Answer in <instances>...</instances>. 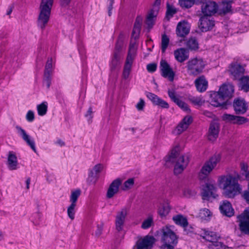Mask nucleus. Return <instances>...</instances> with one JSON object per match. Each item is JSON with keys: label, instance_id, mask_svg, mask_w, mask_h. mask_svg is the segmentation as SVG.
<instances>
[{"label": "nucleus", "instance_id": "nucleus-14", "mask_svg": "<svg viewBox=\"0 0 249 249\" xmlns=\"http://www.w3.org/2000/svg\"><path fill=\"white\" fill-rule=\"evenodd\" d=\"M160 4V0H156L153 8L150 10L147 16L146 23L149 28H151L154 23L155 18L159 10Z\"/></svg>", "mask_w": 249, "mask_h": 249}, {"label": "nucleus", "instance_id": "nucleus-12", "mask_svg": "<svg viewBox=\"0 0 249 249\" xmlns=\"http://www.w3.org/2000/svg\"><path fill=\"white\" fill-rule=\"evenodd\" d=\"M123 182V179L117 178L110 183L107 189L106 196L107 198H112L119 191V188Z\"/></svg>", "mask_w": 249, "mask_h": 249}, {"label": "nucleus", "instance_id": "nucleus-4", "mask_svg": "<svg viewBox=\"0 0 249 249\" xmlns=\"http://www.w3.org/2000/svg\"><path fill=\"white\" fill-rule=\"evenodd\" d=\"M173 226H166L161 229V241L163 244L160 249H175L178 243V237L173 231Z\"/></svg>", "mask_w": 249, "mask_h": 249}, {"label": "nucleus", "instance_id": "nucleus-52", "mask_svg": "<svg viewBox=\"0 0 249 249\" xmlns=\"http://www.w3.org/2000/svg\"><path fill=\"white\" fill-rule=\"evenodd\" d=\"M175 103H176L183 111L187 112L190 111V109L187 104L181 100L179 98Z\"/></svg>", "mask_w": 249, "mask_h": 249}, {"label": "nucleus", "instance_id": "nucleus-46", "mask_svg": "<svg viewBox=\"0 0 249 249\" xmlns=\"http://www.w3.org/2000/svg\"><path fill=\"white\" fill-rule=\"evenodd\" d=\"M195 0H178V4L182 8H191L195 3Z\"/></svg>", "mask_w": 249, "mask_h": 249}, {"label": "nucleus", "instance_id": "nucleus-10", "mask_svg": "<svg viewBox=\"0 0 249 249\" xmlns=\"http://www.w3.org/2000/svg\"><path fill=\"white\" fill-rule=\"evenodd\" d=\"M128 212L127 208L125 207L117 212L115 217V228L118 231L123 230Z\"/></svg>", "mask_w": 249, "mask_h": 249}, {"label": "nucleus", "instance_id": "nucleus-27", "mask_svg": "<svg viewBox=\"0 0 249 249\" xmlns=\"http://www.w3.org/2000/svg\"><path fill=\"white\" fill-rule=\"evenodd\" d=\"M174 55L176 60L179 62H183L189 58L188 51L183 48L174 51Z\"/></svg>", "mask_w": 249, "mask_h": 249}, {"label": "nucleus", "instance_id": "nucleus-8", "mask_svg": "<svg viewBox=\"0 0 249 249\" xmlns=\"http://www.w3.org/2000/svg\"><path fill=\"white\" fill-rule=\"evenodd\" d=\"M239 222V226L240 231L246 234H249V207L244 212L237 216Z\"/></svg>", "mask_w": 249, "mask_h": 249}, {"label": "nucleus", "instance_id": "nucleus-54", "mask_svg": "<svg viewBox=\"0 0 249 249\" xmlns=\"http://www.w3.org/2000/svg\"><path fill=\"white\" fill-rule=\"evenodd\" d=\"M141 29V27L134 25V28L132 33V36L135 40L139 38Z\"/></svg>", "mask_w": 249, "mask_h": 249}, {"label": "nucleus", "instance_id": "nucleus-1", "mask_svg": "<svg viewBox=\"0 0 249 249\" xmlns=\"http://www.w3.org/2000/svg\"><path fill=\"white\" fill-rule=\"evenodd\" d=\"M240 177V175L237 174L235 177L227 175L218 178L219 185L224 190V195L226 197L233 198L241 193L242 188L238 183Z\"/></svg>", "mask_w": 249, "mask_h": 249}, {"label": "nucleus", "instance_id": "nucleus-2", "mask_svg": "<svg viewBox=\"0 0 249 249\" xmlns=\"http://www.w3.org/2000/svg\"><path fill=\"white\" fill-rule=\"evenodd\" d=\"M181 150L179 144H176L172 148L170 154L165 158L166 162L176 161L174 167V173L176 175L181 174L186 168L189 162V158L187 156H179Z\"/></svg>", "mask_w": 249, "mask_h": 249}, {"label": "nucleus", "instance_id": "nucleus-58", "mask_svg": "<svg viewBox=\"0 0 249 249\" xmlns=\"http://www.w3.org/2000/svg\"><path fill=\"white\" fill-rule=\"evenodd\" d=\"M85 116L87 118L88 121L89 122H91V120L93 118V111L91 107L89 108L87 113L85 114Z\"/></svg>", "mask_w": 249, "mask_h": 249}, {"label": "nucleus", "instance_id": "nucleus-43", "mask_svg": "<svg viewBox=\"0 0 249 249\" xmlns=\"http://www.w3.org/2000/svg\"><path fill=\"white\" fill-rule=\"evenodd\" d=\"M80 194L81 191L80 189H76L71 191L70 197V201L71 204L76 205L77 199L80 196Z\"/></svg>", "mask_w": 249, "mask_h": 249}, {"label": "nucleus", "instance_id": "nucleus-19", "mask_svg": "<svg viewBox=\"0 0 249 249\" xmlns=\"http://www.w3.org/2000/svg\"><path fill=\"white\" fill-rule=\"evenodd\" d=\"M16 129L18 135L30 146L32 149L36 152V148L34 141L30 138V136L21 127L17 126H16Z\"/></svg>", "mask_w": 249, "mask_h": 249}, {"label": "nucleus", "instance_id": "nucleus-6", "mask_svg": "<svg viewBox=\"0 0 249 249\" xmlns=\"http://www.w3.org/2000/svg\"><path fill=\"white\" fill-rule=\"evenodd\" d=\"M138 45L135 40H131L130 43L128 54L124 68L123 76L125 79L128 78L130 74L132 64L136 56Z\"/></svg>", "mask_w": 249, "mask_h": 249}, {"label": "nucleus", "instance_id": "nucleus-16", "mask_svg": "<svg viewBox=\"0 0 249 249\" xmlns=\"http://www.w3.org/2000/svg\"><path fill=\"white\" fill-rule=\"evenodd\" d=\"M199 28L202 32H207L210 30L213 27L214 21L211 17L204 16L200 20Z\"/></svg>", "mask_w": 249, "mask_h": 249}, {"label": "nucleus", "instance_id": "nucleus-63", "mask_svg": "<svg viewBox=\"0 0 249 249\" xmlns=\"http://www.w3.org/2000/svg\"><path fill=\"white\" fill-rule=\"evenodd\" d=\"M102 230H103V227L102 226H99L98 225L97 226V229L96 231H95V235L96 236H99L101 235L102 233Z\"/></svg>", "mask_w": 249, "mask_h": 249}, {"label": "nucleus", "instance_id": "nucleus-17", "mask_svg": "<svg viewBox=\"0 0 249 249\" xmlns=\"http://www.w3.org/2000/svg\"><path fill=\"white\" fill-rule=\"evenodd\" d=\"M146 96L154 105L164 108H169V106L168 104L156 94L147 92H146Z\"/></svg>", "mask_w": 249, "mask_h": 249}, {"label": "nucleus", "instance_id": "nucleus-49", "mask_svg": "<svg viewBox=\"0 0 249 249\" xmlns=\"http://www.w3.org/2000/svg\"><path fill=\"white\" fill-rule=\"evenodd\" d=\"M124 43L122 40H118L115 45V49L113 53H117L119 54L123 55Z\"/></svg>", "mask_w": 249, "mask_h": 249}, {"label": "nucleus", "instance_id": "nucleus-26", "mask_svg": "<svg viewBox=\"0 0 249 249\" xmlns=\"http://www.w3.org/2000/svg\"><path fill=\"white\" fill-rule=\"evenodd\" d=\"M215 187L212 184H207L202 190L201 195L203 199H209L211 197H215Z\"/></svg>", "mask_w": 249, "mask_h": 249}, {"label": "nucleus", "instance_id": "nucleus-42", "mask_svg": "<svg viewBox=\"0 0 249 249\" xmlns=\"http://www.w3.org/2000/svg\"><path fill=\"white\" fill-rule=\"evenodd\" d=\"M212 215L211 212L206 208H204L200 210L199 213V217L202 220H209Z\"/></svg>", "mask_w": 249, "mask_h": 249}, {"label": "nucleus", "instance_id": "nucleus-38", "mask_svg": "<svg viewBox=\"0 0 249 249\" xmlns=\"http://www.w3.org/2000/svg\"><path fill=\"white\" fill-rule=\"evenodd\" d=\"M135 184V179L134 178H129L124 182L121 187L122 191H127L131 189Z\"/></svg>", "mask_w": 249, "mask_h": 249}, {"label": "nucleus", "instance_id": "nucleus-3", "mask_svg": "<svg viewBox=\"0 0 249 249\" xmlns=\"http://www.w3.org/2000/svg\"><path fill=\"white\" fill-rule=\"evenodd\" d=\"M53 1L54 0H41L37 24L42 30L45 29L49 20Z\"/></svg>", "mask_w": 249, "mask_h": 249}, {"label": "nucleus", "instance_id": "nucleus-48", "mask_svg": "<svg viewBox=\"0 0 249 249\" xmlns=\"http://www.w3.org/2000/svg\"><path fill=\"white\" fill-rule=\"evenodd\" d=\"M42 216V214L39 212L33 214L32 220L35 225L37 226L41 224Z\"/></svg>", "mask_w": 249, "mask_h": 249}, {"label": "nucleus", "instance_id": "nucleus-41", "mask_svg": "<svg viewBox=\"0 0 249 249\" xmlns=\"http://www.w3.org/2000/svg\"><path fill=\"white\" fill-rule=\"evenodd\" d=\"M166 17L168 19L173 17V16L177 13L178 10L177 8L172 4L167 3L166 5Z\"/></svg>", "mask_w": 249, "mask_h": 249}, {"label": "nucleus", "instance_id": "nucleus-50", "mask_svg": "<svg viewBox=\"0 0 249 249\" xmlns=\"http://www.w3.org/2000/svg\"><path fill=\"white\" fill-rule=\"evenodd\" d=\"M76 206V205L74 204H71V205L68 207V215L71 220H73L75 217Z\"/></svg>", "mask_w": 249, "mask_h": 249}, {"label": "nucleus", "instance_id": "nucleus-30", "mask_svg": "<svg viewBox=\"0 0 249 249\" xmlns=\"http://www.w3.org/2000/svg\"><path fill=\"white\" fill-rule=\"evenodd\" d=\"M192 122V118L190 116H185L176 127V131L178 134H180L185 131Z\"/></svg>", "mask_w": 249, "mask_h": 249}, {"label": "nucleus", "instance_id": "nucleus-40", "mask_svg": "<svg viewBox=\"0 0 249 249\" xmlns=\"http://www.w3.org/2000/svg\"><path fill=\"white\" fill-rule=\"evenodd\" d=\"M240 88L244 91L247 92L249 90V76H243L240 81Z\"/></svg>", "mask_w": 249, "mask_h": 249}, {"label": "nucleus", "instance_id": "nucleus-7", "mask_svg": "<svg viewBox=\"0 0 249 249\" xmlns=\"http://www.w3.org/2000/svg\"><path fill=\"white\" fill-rule=\"evenodd\" d=\"M205 63L201 58H194L187 62L188 72L193 75H197L202 71Z\"/></svg>", "mask_w": 249, "mask_h": 249}, {"label": "nucleus", "instance_id": "nucleus-11", "mask_svg": "<svg viewBox=\"0 0 249 249\" xmlns=\"http://www.w3.org/2000/svg\"><path fill=\"white\" fill-rule=\"evenodd\" d=\"M155 242V238L151 236H145L139 239L136 243L135 249H151Z\"/></svg>", "mask_w": 249, "mask_h": 249}, {"label": "nucleus", "instance_id": "nucleus-64", "mask_svg": "<svg viewBox=\"0 0 249 249\" xmlns=\"http://www.w3.org/2000/svg\"><path fill=\"white\" fill-rule=\"evenodd\" d=\"M71 0H60V3L62 6H66L69 5Z\"/></svg>", "mask_w": 249, "mask_h": 249}, {"label": "nucleus", "instance_id": "nucleus-22", "mask_svg": "<svg viewBox=\"0 0 249 249\" xmlns=\"http://www.w3.org/2000/svg\"><path fill=\"white\" fill-rule=\"evenodd\" d=\"M233 107L237 114H244L247 110L248 105L244 99L237 98L234 101Z\"/></svg>", "mask_w": 249, "mask_h": 249}, {"label": "nucleus", "instance_id": "nucleus-28", "mask_svg": "<svg viewBox=\"0 0 249 249\" xmlns=\"http://www.w3.org/2000/svg\"><path fill=\"white\" fill-rule=\"evenodd\" d=\"M123 56V54H119L117 53H112L109 62V67L111 71H114L120 67Z\"/></svg>", "mask_w": 249, "mask_h": 249}, {"label": "nucleus", "instance_id": "nucleus-15", "mask_svg": "<svg viewBox=\"0 0 249 249\" xmlns=\"http://www.w3.org/2000/svg\"><path fill=\"white\" fill-rule=\"evenodd\" d=\"M217 5L213 1H207L204 3L201 8L202 12L204 16L211 17L216 12Z\"/></svg>", "mask_w": 249, "mask_h": 249}, {"label": "nucleus", "instance_id": "nucleus-37", "mask_svg": "<svg viewBox=\"0 0 249 249\" xmlns=\"http://www.w3.org/2000/svg\"><path fill=\"white\" fill-rule=\"evenodd\" d=\"M173 220L176 224L180 225L183 227H186L188 225L186 218L182 215L178 214L174 216Z\"/></svg>", "mask_w": 249, "mask_h": 249}, {"label": "nucleus", "instance_id": "nucleus-59", "mask_svg": "<svg viewBox=\"0 0 249 249\" xmlns=\"http://www.w3.org/2000/svg\"><path fill=\"white\" fill-rule=\"evenodd\" d=\"M145 106V102L142 99H140L138 103L136 105V107L139 110H142Z\"/></svg>", "mask_w": 249, "mask_h": 249}, {"label": "nucleus", "instance_id": "nucleus-39", "mask_svg": "<svg viewBox=\"0 0 249 249\" xmlns=\"http://www.w3.org/2000/svg\"><path fill=\"white\" fill-rule=\"evenodd\" d=\"M187 48L191 50H196L198 49V43L196 39L194 37L189 38L186 42Z\"/></svg>", "mask_w": 249, "mask_h": 249}, {"label": "nucleus", "instance_id": "nucleus-47", "mask_svg": "<svg viewBox=\"0 0 249 249\" xmlns=\"http://www.w3.org/2000/svg\"><path fill=\"white\" fill-rule=\"evenodd\" d=\"M233 0H223L221 6L224 13H228L231 10V3Z\"/></svg>", "mask_w": 249, "mask_h": 249}, {"label": "nucleus", "instance_id": "nucleus-57", "mask_svg": "<svg viewBox=\"0 0 249 249\" xmlns=\"http://www.w3.org/2000/svg\"><path fill=\"white\" fill-rule=\"evenodd\" d=\"M26 119L29 122H33L35 119L34 112L32 110H29L26 114Z\"/></svg>", "mask_w": 249, "mask_h": 249}, {"label": "nucleus", "instance_id": "nucleus-34", "mask_svg": "<svg viewBox=\"0 0 249 249\" xmlns=\"http://www.w3.org/2000/svg\"><path fill=\"white\" fill-rule=\"evenodd\" d=\"M240 168L241 171L245 172L246 178L248 181V191L244 192L243 197L246 201L249 203V171H248V164L244 162H241ZM243 174L244 175V173Z\"/></svg>", "mask_w": 249, "mask_h": 249}, {"label": "nucleus", "instance_id": "nucleus-20", "mask_svg": "<svg viewBox=\"0 0 249 249\" xmlns=\"http://www.w3.org/2000/svg\"><path fill=\"white\" fill-rule=\"evenodd\" d=\"M103 167V165L100 163L95 165L89 172L88 181L89 182H95Z\"/></svg>", "mask_w": 249, "mask_h": 249}, {"label": "nucleus", "instance_id": "nucleus-62", "mask_svg": "<svg viewBox=\"0 0 249 249\" xmlns=\"http://www.w3.org/2000/svg\"><path fill=\"white\" fill-rule=\"evenodd\" d=\"M191 102L195 105H200L201 103V100L199 98L193 97L191 99Z\"/></svg>", "mask_w": 249, "mask_h": 249}, {"label": "nucleus", "instance_id": "nucleus-33", "mask_svg": "<svg viewBox=\"0 0 249 249\" xmlns=\"http://www.w3.org/2000/svg\"><path fill=\"white\" fill-rule=\"evenodd\" d=\"M220 210L222 213L228 217H231L234 214V210L231 204L227 200L223 201L220 206Z\"/></svg>", "mask_w": 249, "mask_h": 249}, {"label": "nucleus", "instance_id": "nucleus-21", "mask_svg": "<svg viewBox=\"0 0 249 249\" xmlns=\"http://www.w3.org/2000/svg\"><path fill=\"white\" fill-rule=\"evenodd\" d=\"M218 92L227 101L233 95V86L231 84H224L219 88Z\"/></svg>", "mask_w": 249, "mask_h": 249}, {"label": "nucleus", "instance_id": "nucleus-60", "mask_svg": "<svg viewBox=\"0 0 249 249\" xmlns=\"http://www.w3.org/2000/svg\"><path fill=\"white\" fill-rule=\"evenodd\" d=\"M157 69V65L154 63L147 65V70L150 72H154Z\"/></svg>", "mask_w": 249, "mask_h": 249}, {"label": "nucleus", "instance_id": "nucleus-53", "mask_svg": "<svg viewBox=\"0 0 249 249\" xmlns=\"http://www.w3.org/2000/svg\"><path fill=\"white\" fill-rule=\"evenodd\" d=\"M153 223V220L152 217H149L143 221L141 227L143 229H147L150 228Z\"/></svg>", "mask_w": 249, "mask_h": 249}, {"label": "nucleus", "instance_id": "nucleus-31", "mask_svg": "<svg viewBox=\"0 0 249 249\" xmlns=\"http://www.w3.org/2000/svg\"><path fill=\"white\" fill-rule=\"evenodd\" d=\"M200 236L203 239L209 241L211 243H213L219 238V236L216 233L207 231L205 229L201 230L200 231Z\"/></svg>", "mask_w": 249, "mask_h": 249}, {"label": "nucleus", "instance_id": "nucleus-9", "mask_svg": "<svg viewBox=\"0 0 249 249\" xmlns=\"http://www.w3.org/2000/svg\"><path fill=\"white\" fill-rule=\"evenodd\" d=\"M55 61L53 58H49L45 65L44 74V83L46 85L47 88H50L51 84V76L53 74V70L54 68Z\"/></svg>", "mask_w": 249, "mask_h": 249}, {"label": "nucleus", "instance_id": "nucleus-13", "mask_svg": "<svg viewBox=\"0 0 249 249\" xmlns=\"http://www.w3.org/2000/svg\"><path fill=\"white\" fill-rule=\"evenodd\" d=\"M160 68L161 71V75L165 78H168L169 81H173L174 79L175 72L165 60H161Z\"/></svg>", "mask_w": 249, "mask_h": 249}, {"label": "nucleus", "instance_id": "nucleus-55", "mask_svg": "<svg viewBox=\"0 0 249 249\" xmlns=\"http://www.w3.org/2000/svg\"><path fill=\"white\" fill-rule=\"evenodd\" d=\"M168 94L169 97L174 103L179 99V98L176 95L174 90H168Z\"/></svg>", "mask_w": 249, "mask_h": 249}, {"label": "nucleus", "instance_id": "nucleus-5", "mask_svg": "<svg viewBox=\"0 0 249 249\" xmlns=\"http://www.w3.org/2000/svg\"><path fill=\"white\" fill-rule=\"evenodd\" d=\"M220 155H214L207 160L202 166L199 174L198 177L200 180L206 178L212 171L216 167L220 162Z\"/></svg>", "mask_w": 249, "mask_h": 249}, {"label": "nucleus", "instance_id": "nucleus-45", "mask_svg": "<svg viewBox=\"0 0 249 249\" xmlns=\"http://www.w3.org/2000/svg\"><path fill=\"white\" fill-rule=\"evenodd\" d=\"M169 38L165 34H163L161 36V50L162 53H164L167 48L169 43Z\"/></svg>", "mask_w": 249, "mask_h": 249}, {"label": "nucleus", "instance_id": "nucleus-29", "mask_svg": "<svg viewBox=\"0 0 249 249\" xmlns=\"http://www.w3.org/2000/svg\"><path fill=\"white\" fill-rule=\"evenodd\" d=\"M190 25L186 21L179 22L177 27V34L178 36L183 37L187 35L190 31Z\"/></svg>", "mask_w": 249, "mask_h": 249}, {"label": "nucleus", "instance_id": "nucleus-44", "mask_svg": "<svg viewBox=\"0 0 249 249\" xmlns=\"http://www.w3.org/2000/svg\"><path fill=\"white\" fill-rule=\"evenodd\" d=\"M48 104L46 102H43L41 104L37 105V110L38 114L40 116L45 115L47 111Z\"/></svg>", "mask_w": 249, "mask_h": 249}, {"label": "nucleus", "instance_id": "nucleus-36", "mask_svg": "<svg viewBox=\"0 0 249 249\" xmlns=\"http://www.w3.org/2000/svg\"><path fill=\"white\" fill-rule=\"evenodd\" d=\"M171 210V207L168 202L161 203L158 208V213L161 217L167 216Z\"/></svg>", "mask_w": 249, "mask_h": 249}, {"label": "nucleus", "instance_id": "nucleus-56", "mask_svg": "<svg viewBox=\"0 0 249 249\" xmlns=\"http://www.w3.org/2000/svg\"><path fill=\"white\" fill-rule=\"evenodd\" d=\"M8 63L9 65L13 68L18 67V64H17V58L15 56H11Z\"/></svg>", "mask_w": 249, "mask_h": 249}, {"label": "nucleus", "instance_id": "nucleus-32", "mask_svg": "<svg viewBox=\"0 0 249 249\" xmlns=\"http://www.w3.org/2000/svg\"><path fill=\"white\" fill-rule=\"evenodd\" d=\"M231 74L234 79H237L244 73V68L238 64H234L231 65L229 70Z\"/></svg>", "mask_w": 249, "mask_h": 249}, {"label": "nucleus", "instance_id": "nucleus-61", "mask_svg": "<svg viewBox=\"0 0 249 249\" xmlns=\"http://www.w3.org/2000/svg\"><path fill=\"white\" fill-rule=\"evenodd\" d=\"M142 20H143V18L142 16H137V17L136 18L135 23H134V26L141 27Z\"/></svg>", "mask_w": 249, "mask_h": 249}, {"label": "nucleus", "instance_id": "nucleus-23", "mask_svg": "<svg viewBox=\"0 0 249 249\" xmlns=\"http://www.w3.org/2000/svg\"><path fill=\"white\" fill-rule=\"evenodd\" d=\"M223 120L233 124H241L247 122V119L241 116H234L233 115L224 114L222 116Z\"/></svg>", "mask_w": 249, "mask_h": 249}, {"label": "nucleus", "instance_id": "nucleus-35", "mask_svg": "<svg viewBox=\"0 0 249 249\" xmlns=\"http://www.w3.org/2000/svg\"><path fill=\"white\" fill-rule=\"evenodd\" d=\"M195 83L197 90L200 92L205 91L208 88V81L204 76L196 79Z\"/></svg>", "mask_w": 249, "mask_h": 249}, {"label": "nucleus", "instance_id": "nucleus-24", "mask_svg": "<svg viewBox=\"0 0 249 249\" xmlns=\"http://www.w3.org/2000/svg\"><path fill=\"white\" fill-rule=\"evenodd\" d=\"M7 165L10 170H16L19 168L17 157L13 152L10 151L9 152Z\"/></svg>", "mask_w": 249, "mask_h": 249}, {"label": "nucleus", "instance_id": "nucleus-18", "mask_svg": "<svg viewBox=\"0 0 249 249\" xmlns=\"http://www.w3.org/2000/svg\"><path fill=\"white\" fill-rule=\"evenodd\" d=\"M226 99L218 91L211 94V104L215 107H223L226 103Z\"/></svg>", "mask_w": 249, "mask_h": 249}, {"label": "nucleus", "instance_id": "nucleus-25", "mask_svg": "<svg viewBox=\"0 0 249 249\" xmlns=\"http://www.w3.org/2000/svg\"><path fill=\"white\" fill-rule=\"evenodd\" d=\"M219 131V126L217 123L213 122L211 124L209 132L208 139L211 141H214L218 137Z\"/></svg>", "mask_w": 249, "mask_h": 249}, {"label": "nucleus", "instance_id": "nucleus-51", "mask_svg": "<svg viewBox=\"0 0 249 249\" xmlns=\"http://www.w3.org/2000/svg\"><path fill=\"white\" fill-rule=\"evenodd\" d=\"M209 249H225L226 246L224 245L221 242H218L217 240L215 241L213 243H211L209 246Z\"/></svg>", "mask_w": 249, "mask_h": 249}]
</instances>
